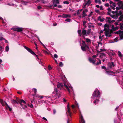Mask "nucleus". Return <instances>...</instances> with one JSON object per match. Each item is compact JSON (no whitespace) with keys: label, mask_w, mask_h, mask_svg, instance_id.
Segmentation results:
<instances>
[{"label":"nucleus","mask_w":123,"mask_h":123,"mask_svg":"<svg viewBox=\"0 0 123 123\" xmlns=\"http://www.w3.org/2000/svg\"><path fill=\"white\" fill-rule=\"evenodd\" d=\"M65 88L69 92L70 95L71 96L72 95H75L73 88L72 86H69L67 82L66 81L64 83V85L61 83H58L57 84V88H55L54 92H52L53 95L50 96L49 100L52 101V100L59 98L61 96L60 92H61L59 90L62 89L63 88Z\"/></svg>","instance_id":"obj_1"},{"label":"nucleus","mask_w":123,"mask_h":123,"mask_svg":"<svg viewBox=\"0 0 123 123\" xmlns=\"http://www.w3.org/2000/svg\"><path fill=\"white\" fill-rule=\"evenodd\" d=\"M100 93L99 91L96 89L93 93L92 96L91 97V98L92 100H91V102L92 103V102L93 100L95 99L93 103L95 105L97 104L98 102V98L100 97Z\"/></svg>","instance_id":"obj_2"},{"label":"nucleus","mask_w":123,"mask_h":123,"mask_svg":"<svg viewBox=\"0 0 123 123\" xmlns=\"http://www.w3.org/2000/svg\"><path fill=\"white\" fill-rule=\"evenodd\" d=\"M91 31V29H89L87 30L83 29L82 32L81 30H79L78 31V33L79 34V36L81 37L82 36V33L83 35L86 36L90 34Z\"/></svg>","instance_id":"obj_3"},{"label":"nucleus","mask_w":123,"mask_h":123,"mask_svg":"<svg viewBox=\"0 0 123 123\" xmlns=\"http://www.w3.org/2000/svg\"><path fill=\"white\" fill-rule=\"evenodd\" d=\"M33 96H35V97H38L39 98H40V99H42L43 98H44V100H43V101H42V102H44V103H46L47 102L46 101V99H47L48 98H50V96H40L38 95L35 94H33Z\"/></svg>","instance_id":"obj_4"},{"label":"nucleus","mask_w":123,"mask_h":123,"mask_svg":"<svg viewBox=\"0 0 123 123\" xmlns=\"http://www.w3.org/2000/svg\"><path fill=\"white\" fill-rule=\"evenodd\" d=\"M13 102L14 103L18 104V102L21 105V106H22L23 108L24 109H25V108H25H27V106L25 105H23L22 103H23L24 104H26L24 100H18V102L15 100H13Z\"/></svg>","instance_id":"obj_5"},{"label":"nucleus","mask_w":123,"mask_h":123,"mask_svg":"<svg viewBox=\"0 0 123 123\" xmlns=\"http://www.w3.org/2000/svg\"><path fill=\"white\" fill-rule=\"evenodd\" d=\"M23 47L29 52L30 53L32 54L34 56L35 55V56L37 57V59H39L38 56L37 55H36L34 52L32 51L31 49L28 47L25 46H24Z\"/></svg>","instance_id":"obj_6"},{"label":"nucleus","mask_w":123,"mask_h":123,"mask_svg":"<svg viewBox=\"0 0 123 123\" xmlns=\"http://www.w3.org/2000/svg\"><path fill=\"white\" fill-rule=\"evenodd\" d=\"M11 29L12 30H13L18 32H21L23 29V28H19L18 27H16L11 28Z\"/></svg>","instance_id":"obj_7"},{"label":"nucleus","mask_w":123,"mask_h":123,"mask_svg":"<svg viewBox=\"0 0 123 123\" xmlns=\"http://www.w3.org/2000/svg\"><path fill=\"white\" fill-rule=\"evenodd\" d=\"M105 20L106 23L109 24L115 21V20H111L110 17H107Z\"/></svg>","instance_id":"obj_8"},{"label":"nucleus","mask_w":123,"mask_h":123,"mask_svg":"<svg viewBox=\"0 0 123 123\" xmlns=\"http://www.w3.org/2000/svg\"><path fill=\"white\" fill-rule=\"evenodd\" d=\"M116 33L119 35V37L120 40L123 39V31L119 30L116 32Z\"/></svg>","instance_id":"obj_9"},{"label":"nucleus","mask_w":123,"mask_h":123,"mask_svg":"<svg viewBox=\"0 0 123 123\" xmlns=\"http://www.w3.org/2000/svg\"><path fill=\"white\" fill-rule=\"evenodd\" d=\"M105 35L106 37H110L111 36L110 33V30L109 29H108L105 30Z\"/></svg>","instance_id":"obj_10"},{"label":"nucleus","mask_w":123,"mask_h":123,"mask_svg":"<svg viewBox=\"0 0 123 123\" xmlns=\"http://www.w3.org/2000/svg\"><path fill=\"white\" fill-rule=\"evenodd\" d=\"M123 20V16L121 15L118 18V21H121ZM120 26V28L121 30H122L123 29V23H120L119 24Z\"/></svg>","instance_id":"obj_11"},{"label":"nucleus","mask_w":123,"mask_h":123,"mask_svg":"<svg viewBox=\"0 0 123 123\" xmlns=\"http://www.w3.org/2000/svg\"><path fill=\"white\" fill-rule=\"evenodd\" d=\"M91 0H88L87 1L86 3H84L83 6V8H85L86 7V6H88L90 5L91 4Z\"/></svg>","instance_id":"obj_12"},{"label":"nucleus","mask_w":123,"mask_h":123,"mask_svg":"<svg viewBox=\"0 0 123 123\" xmlns=\"http://www.w3.org/2000/svg\"><path fill=\"white\" fill-rule=\"evenodd\" d=\"M115 65L113 62H112L111 63L110 62H109L108 64V68H112V67H114Z\"/></svg>","instance_id":"obj_13"},{"label":"nucleus","mask_w":123,"mask_h":123,"mask_svg":"<svg viewBox=\"0 0 123 123\" xmlns=\"http://www.w3.org/2000/svg\"><path fill=\"white\" fill-rule=\"evenodd\" d=\"M0 102L3 106H5L6 107L8 105L5 101H4L2 99H0Z\"/></svg>","instance_id":"obj_14"},{"label":"nucleus","mask_w":123,"mask_h":123,"mask_svg":"<svg viewBox=\"0 0 123 123\" xmlns=\"http://www.w3.org/2000/svg\"><path fill=\"white\" fill-rule=\"evenodd\" d=\"M0 102L3 106H5L6 107L8 105L5 101H4L2 99H0Z\"/></svg>","instance_id":"obj_15"},{"label":"nucleus","mask_w":123,"mask_h":123,"mask_svg":"<svg viewBox=\"0 0 123 123\" xmlns=\"http://www.w3.org/2000/svg\"><path fill=\"white\" fill-rule=\"evenodd\" d=\"M59 3V0H54L53 4V7H56L57 6V4H58Z\"/></svg>","instance_id":"obj_16"},{"label":"nucleus","mask_w":123,"mask_h":123,"mask_svg":"<svg viewBox=\"0 0 123 123\" xmlns=\"http://www.w3.org/2000/svg\"><path fill=\"white\" fill-rule=\"evenodd\" d=\"M67 112L68 113V115L69 116H71V112L70 111V109L69 108V103H68L67 105Z\"/></svg>","instance_id":"obj_17"},{"label":"nucleus","mask_w":123,"mask_h":123,"mask_svg":"<svg viewBox=\"0 0 123 123\" xmlns=\"http://www.w3.org/2000/svg\"><path fill=\"white\" fill-rule=\"evenodd\" d=\"M80 123H85V121L82 115H81L80 117Z\"/></svg>","instance_id":"obj_18"},{"label":"nucleus","mask_w":123,"mask_h":123,"mask_svg":"<svg viewBox=\"0 0 123 123\" xmlns=\"http://www.w3.org/2000/svg\"><path fill=\"white\" fill-rule=\"evenodd\" d=\"M105 73L106 74H107L108 75H112L111 74V73H112L113 74H115V73L112 71H106Z\"/></svg>","instance_id":"obj_19"},{"label":"nucleus","mask_w":123,"mask_h":123,"mask_svg":"<svg viewBox=\"0 0 123 123\" xmlns=\"http://www.w3.org/2000/svg\"><path fill=\"white\" fill-rule=\"evenodd\" d=\"M98 19L101 22H103L105 20V19L104 18H102L101 16H99L98 17Z\"/></svg>","instance_id":"obj_20"},{"label":"nucleus","mask_w":123,"mask_h":123,"mask_svg":"<svg viewBox=\"0 0 123 123\" xmlns=\"http://www.w3.org/2000/svg\"><path fill=\"white\" fill-rule=\"evenodd\" d=\"M64 18H70L71 17V16L69 14H63Z\"/></svg>","instance_id":"obj_21"},{"label":"nucleus","mask_w":123,"mask_h":123,"mask_svg":"<svg viewBox=\"0 0 123 123\" xmlns=\"http://www.w3.org/2000/svg\"><path fill=\"white\" fill-rule=\"evenodd\" d=\"M88 60L90 62L92 63L93 64L95 63V61L92 59L91 58H89Z\"/></svg>","instance_id":"obj_22"},{"label":"nucleus","mask_w":123,"mask_h":123,"mask_svg":"<svg viewBox=\"0 0 123 123\" xmlns=\"http://www.w3.org/2000/svg\"><path fill=\"white\" fill-rule=\"evenodd\" d=\"M104 26V30H106L108 29H109V26L107 24H105Z\"/></svg>","instance_id":"obj_23"},{"label":"nucleus","mask_w":123,"mask_h":123,"mask_svg":"<svg viewBox=\"0 0 123 123\" xmlns=\"http://www.w3.org/2000/svg\"><path fill=\"white\" fill-rule=\"evenodd\" d=\"M81 46L87 47V48H88V47L86 44L85 42L83 41L82 45Z\"/></svg>","instance_id":"obj_24"},{"label":"nucleus","mask_w":123,"mask_h":123,"mask_svg":"<svg viewBox=\"0 0 123 123\" xmlns=\"http://www.w3.org/2000/svg\"><path fill=\"white\" fill-rule=\"evenodd\" d=\"M95 3H98L99 4H101V2L100 0H94Z\"/></svg>","instance_id":"obj_25"},{"label":"nucleus","mask_w":123,"mask_h":123,"mask_svg":"<svg viewBox=\"0 0 123 123\" xmlns=\"http://www.w3.org/2000/svg\"><path fill=\"white\" fill-rule=\"evenodd\" d=\"M5 39L3 37V35L1 33L0 34V41H2Z\"/></svg>","instance_id":"obj_26"},{"label":"nucleus","mask_w":123,"mask_h":123,"mask_svg":"<svg viewBox=\"0 0 123 123\" xmlns=\"http://www.w3.org/2000/svg\"><path fill=\"white\" fill-rule=\"evenodd\" d=\"M9 50V48L8 45L7 46H6L5 48V50L6 52H8Z\"/></svg>","instance_id":"obj_27"},{"label":"nucleus","mask_w":123,"mask_h":123,"mask_svg":"<svg viewBox=\"0 0 123 123\" xmlns=\"http://www.w3.org/2000/svg\"><path fill=\"white\" fill-rule=\"evenodd\" d=\"M118 5L120 6L122 5L123 4V2L122 1H119L118 3Z\"/></svg>","instance_id":"obj_28"},{"label":"nucleus","mask_w":123,"mask_h":123,"mask_svg":"<svg viewBox=\"0 0 123 123\" xmlns=\"http://www.w3.org/2000/svg\"><path fill=\"white\" fill-rule=\"evenodd\" d=\"M87 48V47H84L82 46H81V48L82 50L84 51H86V48Z\"/></svg>","instance_id":"obj_29"},{"label":"nucleus","mask_w":123,"mask_h":123,"mask_svg":"<svg viewBox=\"0 0 123 123\" xmlns=\"http://www.w3.org/2000/svg\"><path fill=\"white\" fill-rule=\"evenodd\" d=\"M82 18H84V17L87 16V15L86 14L85 12L83 11L82 12Z\"/></svg>","instance_id":"obj_30"},{"label":"nucleus","mask_w":123,"mask_h":123,"mask_svg":"<svg viewBox=\"0 0 123 123\" xmlns=\"http://www.w3.org/2000/svg\"><path fill=\"white\" fill-rule=\"evenodd\" d=\"M6 108L7 109H9V111H12V109L8 105H7V107H6Z\"/></svg>","instance_id":"obj_31"},{"label":"nucleus","mask_w":123,"mask_h":123,"mask_svg":"<svg viewBox=\"0 0 123 123\" xmlns=\"http://www.w3.org/2000/svg\"><path fill=\"white\" fill-rule=\"evenodd\" d=\"M109 54L110 56H114L115 55V53L114 52H110L109 53Z\"/></svg>","instance_id":"obj_32"},{"label":"nucleus","mask_w":123,"mask_h":123,"mask_svg":"<svg viewBox=\"0 0 123 123\" xmlns=\"http://www.w3.org/2000/svg\"><path fill=\"white\" fill-rule=\"evenodd\" d=\"M118 55L119 57H122L123 56V55L121 54V52L118 51Z\"/></svg>","instance_id":"obj_33"},{"label":"nucleus","mask_w":123,"mask_h":123,"mask_svg":"<svg viewBox=\"0 0 123 123\" xmlns=\"http://www.w3.org/2000/svg\"><path fill=\"white\" fill-rule=\"evenodd\" d=\"M21 3H22V4L23 5H26L28 3V2H25L23 0H22L21 1Z\"/></svg>","instance_id":"obj_34"},{"label":"nucleus","mask_w":123,"mask_h":123,"mask_svg":"<svg viewBox=\"0 0 123 123\" xmlns=\"http://www.w3.org/2000/svg\"><path fill=\"white\" fill-rule=\"evenodd\" d=\"M4 48L2 47L0 45V51L2 52Z\"/></svg>","instance_id":"obj_35"},{"label":"nucleus","mask_w":123,"mask_h":123,"mask_svg":"<svg viewBox=\"0 0 123 123\" xmlns=\"http://www.w3.org/2000/svg\"><path fill=\"white\" fill-rule=\"evenodd\" d=\"M95 12L96 13H97L98 14H100V12L98 10L96 9L95 10Z\"/></svg>","instance_id":"obj_36"},{"label":"nucleus","mask_w":123,"mask_h":123,"mask_svg":"<svg viewBox=\"0 0 123 123\" xmlns=\"http://www.w3.org/2000/svg\"><path fill=\"white\" fill-rule=\"evenodd\" d=\"M99 63L101 64V62L100 60L98 59V61L97 63L96 64V65H98Z\"/></svg>","instance_id":"obj_37"},{"label":"nucleus","mask_w":123,"mask_h":123,"mask_svg":"<svg viewBox=\"0 0 123 123\" xmlns=\"http://www.w3.org/2000/svg\"><path fill=\"white\" fill-rule=\"evenodd\" d=\"M86 42L87 43H90L91 42V40L89 39L88 38H86Z\"/></svg>","instance_id":"obj_38"},{"label":"nucleus","mask_w":123,"mask_h":123,"mask_svg":"<svg viewBox=\"0 0 123 123\" xmlns=\"http://www.w3.org/2000/svg\"><path fill=\"white\" fill-rule=\"evenodd\" d=\"M32 90H33L34 91V94H36L37 92V89L35 88H33L32 89Z\"/></svg>","instance_id":"obj_39"},{"label":"nucleus","mask_w":123,"mask_h":123,"mask_svg":"<svg viewBox=\"0 0 123 123\" xmlns=\"http://www.w3.org/2000/svg\"><path fill=\"white\" fill-rule=\"evenodd\" d=\"M59 66L61 67H62L63 66V64L62 62H60L59 64Z\"/></svg>","instance_id":"obj_40"},{"label":"nucleus","mask_w":123,"mask_h":123,"mask_svg":"<svg viewBox=\"0 0 123 123\" xmlns=\"http://www.w3.org/2000/svg\"><path fill=\"white\" fill-rule=\"evenodd\" d=\"M71 19L69 18H67L65 20V21L68 22H70L71 21Z\"/></svg>","instance_id":"obj_41"},{"label":"nucleus","mask_w":123,"mask_h":123,"mask_svg":"<svg viewBox=\"0 0 123 123\" xmlns=\"http://www.w3.org/2000/svg\"><path fill=\"white\" fill-rule=\"evenodd\" d=\"M44 0H39L40 2L43 4L45 3Z\"/></svg>","instance_id":"obj_42"},{"label":"nucleus","mask_w":123,"mask_h":123,"mask_svg":"<svg viewBox=\"0 0 123 123\" xmlns=\"http://www.w3.org/2000/svg\"><path fill=\"white\" fill-rule=\"evenodd\" d=\"M63 3L64 4H68L69 3V2L68 1H65L63 2Z\"/></svg>","instance_id":"obj_43"},{"label":"nucleus","mask_w":123,"mask_h":123,"mask_svg":"<svg viewBox=\"0 0 123 123\" xmlns=\"http://www.w3.org/2000/svg\"><path fill=\"white\" fill-rule=\"evenodd\" d=\"M28 105L31 108H32L33 107V105L32 104H31V105L28 104Z\"/></svg>","instance_id":"obj_44"},{"label":"nucleus","mask_w":123,"mask_h":123,"mask_svg":"<svg viewBox=\"0 0 123 123\" xmlns=\"http://www.w3.org/2000/svg\"><path fill=\"white\" fill-rule=\"evenodd\" d=\"M48 68L49 70H51L52 69V67L51 66L49 65L48 67Z\"/></svg>","instance_id":"obj_45"},{"label":"nucleus","mask_w":123,"mask_h":123,"mask_svg":"<svg viewBox=\"0 0 123 123\" xmlns=\"http://www.w3.org/2000/svg\"><path fill=\"white\" fill-rule=\"evenodd\" d=\"M63 17H64L63 14V15H59L58 16V17H62V18H64Z\"/></svg>","instance_id":"obj_46"},{"label":"nucleus","mask_w":123,"mask_h":123,"mask_svg":"<svg viewBox=\"0 0 123 123\" xmlns=\"http://www.w3.org/2000/svg\"><path fill=\"white\" fill-rule=\"evenodd\" d=\"M99 38L100 39V41H102V37L100 35L99 36Z\"/></svg>","instance_id":"obj_47"},{"label":"nucleus","mask_w":123,"mask_h":123,"mask_svg":"<svg viewBox=\"0 0 123 123\" xmlns=\"http://www.w3.org/2000/svg\"><path fill=\"white\" fill-rule=\"evenodd\" d=\"M54 56L55 58H57L58 57V56L56 54H55L54 55Z\"/></svg>","instance_id":"obj_48"},{"label":"nucleus","mask_w":123,"mask_h":123,"mask_svg":"<svg viewBox=\"0 0 123 123\" xmlns=\"http://www.w3.org/2000/svg\"><path fill=\"white\" fill-rule=\"evenodd\" d=\"M121 7H116V10L117 11L119 9H120Z\"/></svg>","instance_id":"obj_49"},{"label":"nucleus","mask_w":123,"mask_h":123,"mask_svg":"<svg viewBox=\"0 0 123 123\" xmlns=\"http://www.w3.org/2000/svg\"><path fill=\"white\" fill-rule=\"evenodd\" d=\"M82 10V9H81L80 10H79L78 11H77V14H79L80 13L79 12V11H81Z\"/></svg>","instance_id":"obj_50"},{"label":"nucleus","mask_w":123,"mask_h":123,"mask_svg":"<svg viewBox=\"0 0 123 123\" xmlns=\"http://www.w3.org/2000/svg\"><path fill=\"white\" fill-rule=\"evenodd\" d=\"M107 10L109 12H110L111 11V9L110 7H108L107 8Z\"/></svg>","instance_id":"obj_51"},{"label":"nucleus","mask_w":123,"mask_h":123,"mask_svg":"<svg viewBox=\"0 0 123 123\" xmlns=\"http://www.w3.org/2000/svg\"><path fill=\"white\" fill-rule=\"evenodd\" d=\"M43 53L45 54H48V53L47 52V51L45 50H43Z\"/></svg>","instance_id":"obj_52"},{"label":"nucleus","mask_w":123,"mask_h":123,"mask_svg":"<svg viewBox=\"0 0 123 123\" xmlns=\"http://www.w3.org/2000/svg\"><path fill=\"white\" fill-rule=\"evenodd\" d=\"M100 7V10H103V6H101Z\"/></svg>","instance_id":"obj_53"},{"label":"nucleus","mask_w":123,"mask_h":123,"mask_svg":"<svg viewBox=\"0 0 123 123\" xmlns=\"http://www.w3.org/2000/svg\"><path fill=\"white\" fill-rule=\"evenodd\" d=\"M86 23V22L85 21H83V25H85Z\"/></svg>","instance_id":"obj_54"},{"label":"nucleus","mask_w":123,"mask_h":123,"mask_svg":"<svg viewBox=\"0 0 123 123\" xmlns=\"http://www.w3.org/2000/svg\"><path fill=\"white\" fill-rule=\"evenodd\" d=\"M7 5H9L10 6H13L14 5V4L12 3H8Z\"/></svg>","instance_id":"obj_55"},{"label":"nucleus","mask_w":123,"mask_h":123,"mask_svg":"<svg viewBox=\"0 0 123 123\" xmlns=\"http://www.w3.org/2000/svg\"><path fill=\"white\" fill-rule=\"evenodd\" d=\"M105 6H107V7H108L109 6V4L108 3H107L106 4H105Z\"/></svg>","instance_id":"obj_56"},{"label":"nucleus","mask_w":123,"mask_h":123,"mask_svg":"<svg viewBox=\"0 0 123 123\" xmlns=\"http://www.w3.org/2000/svg\"><path fill=\"white\" fill-rule=\"evenodd\" d=\"M98 45L99 46V45H101L102 46V43H101L100 42H98Z\"/></svg>","instance_id":"obj_57"},{"label":"nucleus","mask_w":123,"mask_h":123,"mask_svg":"<svg viewBox=\"0 0 123 123\" xmlns=\"http://www.w3.org/2000/svg\"><path fill=\"white\" fill-rule=\"evenodd\" d=\"M117 118L116 119L115 118V119H114V123H117Z\"/></svg>","instance_id":"obj_58"},{"label":"nucleus","mask_w":123,"mask_h":123,"mask_svg":"<svg viewBox=\"0 0 123 123\" xmlns=\"http://www.w3.org/2000/svg\"><path fill=\"white\" fill-rule=\"evenodd\" d=\"M42 7L40 6H38L37 7V8L38 9H42Z\"/></svg>","instance_id":"obj_59"},{"label":"nucleus","mask_w":123,"mask_h":123,"mask_svg":"<svg viewBox=\"0 0 123 123\" xmlns=\"http://www.w3.org/2000/svg\"><path fill=\"white\" fill-rule=\"evenodd\" d=\"M56 112V111L55 109H54L53 110V113L54 114H55Z\"/></svg>","instance_id":"obj_60"},{"label":"nucleus","mask_w":123,"mask_h":123,"mask_svg":"<svg viewBox=\"0 0 123 123\" xmlns=\"http://www.w3.org/2000/svg\"><path fill=\"white\" fill-rule=\"evenodd\" d=\"M57 7L59 8H61L62 7V6L61 5H59Z\"/></svg>","instance_id":"obj_61"},{"label":"nucleus","mask_w":123,"mask_h":123,"mask_svg":"<svg viewBox=\"0 0 123 123\" xmlns=\"http://www.w3.org/2000/svg\"><path fill=\"white\" fill-rule=\"evenodd\" d=\"M83 11L86 12H88V10L87 9H86L85 10Z\"/></svg>","instance_id":"obj_62"},{"label":"nucleus","mask_w":123,"mask_h":123,"mask_svg":"<svg viewBox=\"0 0 123 123\" xmlns=\"http://www.w3.org/2000/svg\"><path fill=\"white\" fill-rule=\"evenodd\" d=\"M112 29H113V30H114V28H115L114 27V25H112Z\"/></svg>","instance_id":"obj_63"},{"label":"nucleus","mask_w":123,"mask_h":123,"mask_svg":"<svg viewBox=\"0 0 123 123\" xmlns=\"http://www.w3.org/2000/svg\"><path fill=\"white\" fill-rule=\"evenodd\" d=\"M112 5L114 7H116V4L115 3H113V4Z\"/></svg>","instance_id":"obj_64"}]
</instances>
